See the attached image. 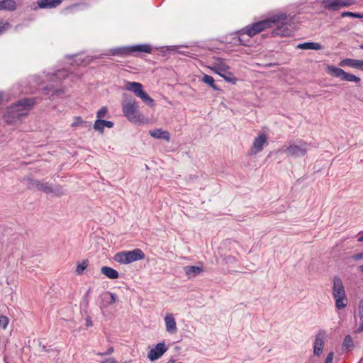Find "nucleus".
<instances>
[{"label":"nucleus","instance_id":"1","mask_svg":"<svg viewBox=\"0 0 363 363\" xmlns=\"http://www.w3.org/2000/svg\"><path fill=\"white\" fill-rule=\"evenodd\" d=\"M286 19H287L286 14L281 13L274 15L265 20L249 25L238 31V34L239 35L238 41L240 45H247V41L243 39L244 35H247L248 37L252 38L263 31L264 29L272 27L273 23L285 21Z\"/></svg>","mask_w":363,"mask_h":363},{"label":"nucleus","instance_id":"2","mask_svg":"<svg viewBox=\"0 0 363 363\" xmlns=\"http://www.w3.org/2000/svg\"><path fill=\"white\" fill-rule=\"evenodd\" d=\"M309 147L310 145L303 140L297 139L289 141L279 151L285 152L289 157H301L307 154Z\"/></svg>","mask_w":363,"mask_h":363},{"label":"nucleus","instance_id":"3","mask_svg":"<svg viewBox=\"0 0 363 363\" xmlns=\"http://www.w3.org/2000/svg\"><path fill=\"white\" fill-rule=\"evenodd\" d=\"M332 290L336 308L344 309L347 306V298L342 281L339 277L333 278Z\"/></svg>","mask_w":363,"mask_h":363},{"label":"nucleus","instance_id":"4","mask_svg":"<svg viewBox=\"0 0 363 363\" xmlns=\"http://www.w3.org/2000/svg\"><path fill=\"white\" fill-rule=\"evenodd\" d=\"M211 69L228 82L235 84L238 81L233 74L229 71L230 67L227 65L225 60L223 58H216L215 62Z\"/></svg>","mask_w":363,"mask_h":363},{"label":"nucleus","instance_id":"5","mask_svg":"<svg viewBox=\"0 0 363 363\" xmlns=\"http://www.w3.org/2000/svg\"><path fill=\"white\" fill-rule=\"evenodd\" d=\"M145 258V253L142 250L135 248L131 251H122L118 252L114 256V260L122 264H128L135 261L141 260Z\"/></svg>","mask_w":363,"mask_h":363},{"label":"nucleus","instance_id":"6","mask_svg":"<svg viewBox=\"0 0 363 363\" xmlns=\"http://www.w3.org/2000/svg\"><path fill=\"white\" fill-rule=\"evenodd\" d=\"M135 52L150 53L152 48L150 45L147 44L137 45L128 47H121L112 49L111 53L112 55L125 56L131 55Z\"/></svg>","mask_w":363,"mask_h":363},{"label":"nucleus","instance_id":"7","mask_svg":"<svg viewBox=\"0 0 363 363\" xmlns=\"http://www.w3.org/2000/svg\"><path fill=\"white\" fill-rule=\"evenodd\" d=\"M36 98H23L11 104L9 108H13L16 113H22V117L27 116L31 108L36 104Z\"/></svg>","mask_w":363,"mask_h":363},{"label":"nucleus","instance_id":"8","mask_svg":"<svg viewBox=\"0 0 363 363\" xmlns=\"http://www.w3.org/2000/svg\"><path fill=\"white\" fill-rule=\"evenodd\" d=\"M124 116L132 122H137L140 119L139 106L134 99H130L123 104Z\"/></svg>","mask_w":363,"mask_h":363},{"label":"nucleus","instance_id":"9","mask_svg":"<svg viewBox=\"0 0 363 363\" xmlns=\"http://www.w3.org/2000/svg\"><path fill=\"white\" fill-rule=\"evenodd\" d=\"M328 73L333 77L340 78L341 80L347 82H353L359 83L361 79L354 74L347 73L341 68L336 67L333 65L328 66Z\"/></svg>","mask_w":363,"mask_h":363},{"label":"nucleus","instance_id":"10","mask_svg":"<svg viewBox=\"0 0 363 363\" xmlns=\"http://www.w3.org/2000/svg\"><path fill=\"white\" fill-rule=\"evenodd\" d=\"M126 89L133 91L138 97L147 104H152L153 99L143 89V85L139 82H127Z\"/></svg>","mask_w":363,"mask_h":363},{"label":"nucleus","instance_id":"11","mask_svg":"<svg viewBox=\"0 0 363 363\" xmlns=\"http://www.w3.org/2000/svg\"><path fill=\"white\" fill-rule=\"evenodd\" d=\"M24 181L27 182V187L32 191H41L46 194H49L51 191V184L45 180H38L32 177H26Z\"/></svg>","mask_w":363,"mask_h":363},{"label":"nucleus","instance_id":"12","mask_svg":"<svg viewBox=\"0 0 363 363\" xmlns=\"http://www.w3.org/2000/svg\"><path fill=\"white\" fill-rule=\"evenodd\" d=\"M326 339V333L323 330H320L315 335L313 343V354L319 357L322 352Z\"/></svg>","mask_w":363,"mask_h":363},{"label":"nucleus","instance_id":"13","mask_svg":"<svg viewBox=\"0 0 363 363\" xmlns=\"http://www.w3.org/2000/svg\"><path fill=\"white\" fill-rule=\"evenodd\" d=\"M323 6L330 11H337L342 7H348L352 4L350 1L323 0Z\"/></svg>","mask_w":363,"mask_h":363},{"label":"nucleus","instance_id":"14","mask_svg":"<svg viewBox=\"0 0 363 363\" xmlns=\"http://www.w3.org/2000/svg\"><path fill=\"white\" fill-rule=\"evenodd\" d=\"M285 21H279L275 23L274 24L280 23V25L277 26V27L274 29L272 32V35L273 37L276 36H290L292 34V30L290 29V26L288 23H286Z\"/></svg>","mask_w":363,"mask_h":363},{"label":"nucleus","instance_id":"15","mask_svg":"<svg viewBox=\"0 0 363 363\" xmlns=\"http://www.w3.org/2000/svg\"><path fill=\"white\" fill-rule=\"evenodd\" d=\"M267 144V138L264 134H260L256 137L253 141L250 149V155H257L260 152L264 145Z\"/></svg>","mask_w":363,"mask_h":363},{"label":"nucleus","instance_id":"16","mask_svg":"<svg viewBox=\"0 0 363 363\" xmlns=\"http://www.w3.org/2000/svg\"><path fill=\"white\" fill-rule=\"evenodd\" d=\"M167 350V347L165 345V343L160 342L156 345L155 348L150 350L148 352L147 357L150 361L153 362L160 358Z\"/></svg>","mask_w":363,"mask_h":363},{"label":"nucleus","instance_id":"17","mask_svg":"<svg viewBox=\"0 0 363 363\" xmlns=\"http://www.w3.org/2000/svg\"><path fill=\"white\" fill-rule=\"evenodd\" d=\"M118 299L116 294L110 291H105L100 296L101 304L104 307H108L114 304Z\"/></svg>","mask_w":363,"mask_h":363},{"label":"nucleus","instance_id":"18","mask_svg":"<svg viewBox=\"0 0 363 363\" xmlns=\"http://www.w3.org/2000/svg\"><path fill=\"white\" fill-rule=\"evenodd\" d=\"M4 118L7 123L13 124L22 118V113H16L13 108L8 107Z\"/></svg>","mask_w":363,"mask_h":363},{"label":"nucleus","instance_id":"19","mask_svg":"<svg viewBox=\"0 0 363 363\" xmlns=\"http://www.w3.org/2000/svg\"><path fill=\"white\" fill-rule=\"evenodd\" d=\"M91 291V288L89 287L84 297L83 301L81 302L80 304V308L81 312L84 313L86 315V325L90 326L91 325V316L89 315V301H88V296L89 294Z\"/></svg>","mask_w":363,"mask_h":363},{"label":"nucleus","instance_id":"20","mask_svg":"<svg viewBox=\"0 0 363 363\" xmlns=\"http://www.w3.org/2000/svg\"><path fill=\"white\" fill-rule=\"evenodd\" d=\"M340 66L355 68L363 71V60L345 58L340 62Z\"/></svg>","mask_w":363,"mask_h":363},{"label":"nucleus","instance_id":"21","mask_svg":"<svg viewBox=\"0 0 363 363\" xmlns=\"http://www.w3.org/2000/svg\"><path fill=\"white\" fill-rule=\"evenodd\" d=\"M72 72V71L65 68L58 69L55 72L50 74V80L52 82H60L62 80L65 79L67 77H69Z\"/></svg>","mask_w":363,"mask_h":363},{"label":"nucleus","instance_id":"22","mask_svg":"<svg viewBox=\"0 0 363 363\" xmlns=\"http://www.w3.org/2000/svg\"><path fill=\"white\" fill-rule=\"evenodd\" d=\"M166 330L170 334H175L177 331V323L174 315L171 313L167 314L164 318Z\"/></svg>","mask_w":363,"mask_h":363},{"label":"nucleus","instance_id":"23","mask_svg":"<svg viewBox=\"0 0 363 363\" xmlns=\"http://www.w3.org/2000/svg\"><path fill=\"white\" fill-rule=\"evenodd\" d=\"M44 90L45 91V94L48 95L49 98L52 100L56 98L61 97L65 93L63 89L55 88L52 85L46 86L44 88Z\"/></svg>","mask_w":363,"mask_h":363},{"label":"nucleus","instance_id":"24","mask_svg":"<svg viewBox=\"0 0 363 363\" xmlns=\"http://www.w3.org/2000/svg\"><path fill=\"white\" fill-rule=\"evenodd\" d=\"M62 0H38L36 4L40 9H53L57 7Z\"/></svg>","mask_w":363,"mask_h":363},{"label":"nucleus","instance_id":"25","mask_svg":"<svg viewBox=\"0 0 363 363\" xmlns=\"http://www.w3.org/2000/svg\"><path fill=\"white\" fill-rule=\"evenodd\" d=\"M105 127L108 128L113 127V123L110 121H106L103 119H96L94 124V128L96 130H99L101 133H103Z\"/></svg>","mask_w":363,"mask_h":363},{"label":"nucleus","instance_id":"26","mask_svg":"<svg viewBox=\"0 0 363 363\" xmlns=\"http://www.w3.org/2000/svg\"><path fill=\"white\" fill-rule=\"evenodd\" d=\"M16 8L17 4L14 0L0 1V11H14Z\"/></svg>","mask_w":363,"mask_h":363},{"label":"nucleus","instance_id":"27","mask_svg":"<svg viewBox=\"0 0 363 363\" xmlns=\"http://www.w3.org/2000/svg\"><path fill=\"white\" fill-rule=\"evenodd\" d=\"M184 272L188 278L191 279L201 273L203 272V268L198 266H186L184 267Z\"/></svg>","mask_w":363,"mask_h":363},{"label":"nucleus","instance_id":"28","mask_svg":"<svg viewBox=\"0 0 363 363\" xmlns=\"http://www.w3.org/2000/svg\"><path fill=\"white\" fill-rule=\"evenodd\" d=\"M152 137L157 139H164L167 141L170 140V135L168 131L162 130V129H155L150 131Z\"/></svg>","mask_w":363,"mask_h":363},{"label":"nucleus","instance_id":"29","mask_svg":"<svg viewBox=\"0 0 363 363\" xmlns=\"http://www.w3.org/2000/svg\"><path fill=\"white\" fill-rule=\"evenodd\" d=\"M101 272L111 279H116L119 277L118 272L116 269L109 267H102Z\"/></svg>","mask_w":363,"mask_h":363},{"label":"nucleus","instance_id":"30","mask_svg":"<svg viewBox=\"0 0 363 363\" xmlns=\"http://www.w3.org/2000/svg\"><path fill=\"white\" fill-rule=\"evenodd\" d=\"M298 48L303 49V50H320L322 49L321 44L318 43H313V42H306L303 43H300L297 45Z\"/></svg>","mask_w":363,"mask_h":363},{"label":"nucleus","instance_id":"31","mask_svg":"<svg viewBox=\"0 0 363 363\" xmlns=\"http://www.w3.org/2000/svg\"><path fill=\"white\" fill-rule=\"evenodd\" d=\"M202 81L209 85L211 87H212L214 90H218L219 89L217 87V86L215 84V80L213 77L205 74L203 77Z\"/></svg>","mask_w":363,"mask_h":363},{"label":"nucleus","instance_id":"32","mask_svg":"<svg viewBox=\"0 0 363 363\" xmlns=\"http://www.w3.org/2000/svg\"><path fill=\"white\" fill-rule=\"evenodd\" d=\"M50 194H52L57 196H61L65 194V191L63 187L60 185H55V186L51 185V191Z\"/></svg>","mask_w":363,"mask_h":363},{"label":"nucleus","instance_id":"33","mask_svg":"<svg viewBox=\"0 0 363 363\" xmlns=\"http://www.w3.org/2000/svg\"><path fill=\"white\" fill-rule=\"evenodd\" d=\"M89 259H84L81 263H78L75 272L77 274H81L88 267Z\"/></svg>","mask_w":363,"mask_h":363},{"label":"nucleus","instance_id":"34","mask_svg":"<svg viewBox=\"0 0 363 363\" xmlns=\"http://www.w3.org/2000/svg\"><path fill=\"white\" fill-rule=\"evenodd\" d=\"M353 347H354V343H353L352 338L351 337L350 335H347L344 339V341L342 343V348L347 350V349L352 348Z\"/></svg>","mask_w":363,"mask_h":363},{"label":"nucleus","instance_id":"35","mask_svg":"<svg viewBox=\"0 0 363 363\" xmlns=\"http://www.w3.org/2000/svg\"><path fill=\"white\" fill-rule=\"evenodd\" d=\"M342 17H352L357 18H363V13H354L351 11H344L341 13Z\"/></svg>","mask_w":363,"mask_h":363},{"label":"nucleus","instance_id":"36","mask_svg":"<svg viewBox=\"0 0 363 363\" xmlns=\"http://www.w3.org/2000/svg\"><path fill=\"white\" fill-rule=\"evenodd\" d=\"M10 26H11L9 22H5L0 18V35L2 34L6 30H8Z\"/></svg>","mask_w":363,"mask_h":363},{"label":"nucleus","instance_id":"37","mask_svg":"<svg viewBox=\"0 0 363 363\" xmlns=\"http://www.w3.org/2000/svg\"><path fill=\"white\" fill-rule=\"evenodd\" d=\"M108 112V108L106 106H104L100 108V110L97 112L96 116L97 119H101L104 118Z\"/></svg>","mask_w":363,"mask_h":363},{"label":"nucleus","instance_id":"38","mask_svg":"<svg viewBox=\"0 0 363 363\" xmlns=\"http://www.w3.org/2000/svg\"><path fill=\"white\" fill-rule=\"evenodd\" d=\"M9 324V318L3 315H0V327L5 329Z\"/></svg>","mask_w":363,"mask_h":363},{"label":"nucleus","instance_id":"39","mask_svg":"<svg viewBox=\"0 0 363 363\" xmlns=\"http://www.w3.org/2000/svg\"><path fill=\"white\" fill-rule=\"evenodd\" d=\"M76 57H77V59L75 60V62L77 64V65H79V66H85L90 61L89 59H87V60L82 59L81 57H78L77 55Z\"/></svg>","mask_w":363,"mask_h":363},{"label":"nucleus","instance_id":"40","mask_svg":"<svg viewBox=\"0 0 363 363\" xmlns=\"http://www.w3.org/2000/svg\"><path fill=\"white\" fill-rule=\"evenodd\" d=\"M82 123H83V120H82V117L76 116V117H74V121L72 123L71 126L76 127V126L79 125Z\"/></svg>","mask_w":363,"mask_h":363},{"label":"nucleus","instance_id":"41","mask_svg":"<svg viewBox=\"0 0 363 363\" xmlns=\"http://www.w3.org/2000/svg\"><path fill=\"white\" fill-rule=\"evenodd\" d=\"M358 313L360 319L363 318V301H360L358 306Z\"/></svg>","mask_w":363,"mask_h":363},{"label":"nucleus","instance_id":"42","mask_svg":"<svg viewBox=\"0 0 363 363\" xmlns=\"http://www.w3.org/2000/svg\"><path fill=\"white\" fill-rule=\"evenodd\" d=\"M352 259L355 261L363 259V252L353 255Z\"/></svg>","mask_w":363,"mask_h":363},{"label":"nucleus","instance_id":"43","mask_svg":"<svg viewBox=\"0 0 363 363\" xmlns=\"http://www.w3.org/2000/svg\"><path fill=\"white\" fill-rule=\"evenodd\" d=\"M333 357L334 353L333 352L328 353L325 359V363H333Z\"/></svg>","mask_w":363,"mask_h":363},{"label":"nucleus","instance_id":"44","mask_svg":"<svg viewBox=\"0 0 363 363\" xmlns=\"http://www.w3.org/2000/svg\"><path fill=\"white\" fill-rule=\"evenodd\" d=\"M38 345L41 347L42 350L44 352H49L50 351L52 350L51 349H48L47 347L45 345H43L40 341H39Z\"/></svg>","mask_w":363,"mask_h":363},{"label":"nucleus","instance_id":"45","mask_svg":"<svg viewBox=\"0 0 363 363\" xmlns=\"http://www.w3.org/2000/svg\"><path fill=\"white\" fill-rule=\"evenodd\" d=\"M102 363H118L113 358H107Z\"/></svg>","mask_w":363,"mask_h":363},{"label":"nucleus","instance_id":"46","mask_svg":"<svg viewBox=\"0 0 363 363\" xmlns=\"http://www.w3.org/2000/svg\"><path fill=\"white\" fill-rule=\"evenodd\" d=\"M113 347H110L106 352H104V353H98V354H101V355H104V354H111V352H113Z\"/></svg>","mask_w":363,"mask_h":363},{"label":"nucleus","instance_id":"47","mask_svg":"<svg viewBox=\"0 0 363 363\" xmlns=\"http://www.w3.org/2000/svg\"><path fill=\"white\" fill-rule=\"evenodd\" d=\"M357 270L363 274V264L357 267Z\"/></svg>","mask_w":363,"mask_h":363},{"label":"nucleus","instance_id":"48","mask_svg":"<svg viewBox=\"0 0 363 363\" xmlns=\"http://www.w3.org/2000/svg\"><path fill=\"white\" fill-rule=\"evenodd\" d=\"M358 332H363V323L358 328Z\"/></svg>","mask_w":363,"mask_h":363},{"label":"nucleus","instance_id":"49","mask_svg":"<svg viewBox=\"0 0 363 363\" xmlns=\"http://www.w3.org/2000/svg\"><path fill=\"white\" fill-rule=\"evenodd\" d=\"M167 363H182L180 362H176L175 360L170 359Z\"/></svg>","mask_w":363,"mask_h":363},{"label":"nucleus","instance_id":"50","mask_svg":"<svg viewBox=\"0 0 363 363\" xmlns=\"http://www.w3.org/2000/svg\"><path fill=\"white\" fill-rule=\"evenodd\" d=\"M357 241L359 242H363V235L361 236H359L357 238Z\"/></svg>","mask_w":363,"mask_h":363},{"label":"nucleus","instance_id":"51","mask_svg":"<svg viewBox=\"0 0 363 363\" xmlns=\"http://www.w3.org/2000/svg\"><path fill=\"white\" fill-rule=\"evenodd\" d=\"M104 239L102 238H97V243H100L101 242H103Z\"/></svg>","mask_w":363,"mask_h":363},{"label":"nucleus","instance_id":"52","mask_svg":"<svg viewBox=\"0 0 363 363\" xmlns=\"http://www.w3.org/2000/svg\"><path fill=\"white\" fill-rule=\"evenodd\" d=\"M359 48L363 50V43L359 45Z\"/></svg>","mask_w":363,"mask_h":363},{"label":"nucleus","instance_id":"53","mask_svg":"<svg viewBox=\"0 0 363 363\" xmlns=\"http://www.w3.org/2000/svg\"><path fill=\"white\" fill-rule=\"evenodd\" d=\"M123 363H130V362L128 361H125V362H123Z\"/></svg>","mask_w":363,"mask_h":363}]
</instances>
